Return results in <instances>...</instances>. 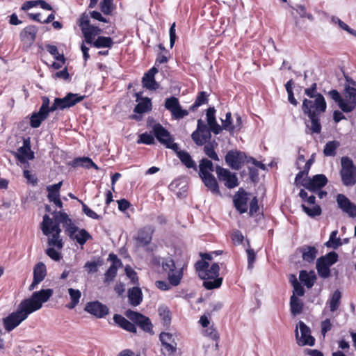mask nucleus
Masks as SVG:
<instances>
[{"instance_id":"nucleus-1","label":"nucleus","mask_w":356,"mask_h":356,"mask_svg":"<svg viewBox=\"0 0 356 356\" xmlns=\"http://www.w3.org/2000/svg\"><path fill=\"white\" fill-rule=\"evenodd\" d=\"M328 96L337 104L341 111L336 110L333 112V120L338 123L346 118L343 113H351L356 108V88L346 85L343 97L335 89L328 92Z\"/></svg>"},{"instance_id":"nucleus-2","label":"nucleus","mask_w":356,"mask_h":356,"mask_svg":"<svg viewBox=\"0 0 356 356\" xmlns=\"http://www.w3.org/2000/svg\"><path fill=\"white\" fill-rule=\"evenodd\" d=\"M124 314L131 321L120 314H115L113 316L115 323L120 328L131 333H136L137 328L136 325H137L145 332H153V325L148 317L131 309H127Z\"/></svg>"},{"instance_id":"nucleus-3","label":"nucleus","mask_w":356,"mask_h":356,"mask_svg":"<svg viewBox=\"0 0 356 356\" xmlns=\"http://www.w3.org/2000/svg\"><path fill=\"white\" fill-rule=\"evenodd\" d=\"M199 277L203 280V286L207 290L220 287L222 278L219 277L220 266L218 263L211 266L208 261H197L194 265Z\"/></svg>"},{"instance_id":"nucleus-4","label":"nucleus","mask_w":356,"mask_h":356,"mask_svg":"<svg viewBox=\"0 0 356 356\" xmlns=\"http://www.w3.org/2000/svg\"><path fill=\"white\" fill-rule=\"evenodd\" d=\"M327 182V178L323 174H318L312 177L304 179L302 185L310 193L307 200H315L316 197L320 200L330 198L327 192L323 190Z\"/></svg>"},{"instance_id":"nucleus-5","label":"nucleus","mask_w":356,"mask_h":356,"mask_svg":"<svg viewBox=\"0 0 356 356\" xmlns=\"http://www.w3.org/2000/svg\"><path fill=\"white\" fill-rule=\"evenodd\" d=\"M199 170V175L205 186L212 193L220 194L218 181L211 174V172L216 171V167L212 161L206 158L202 159L200 161Z\"/></svg>"},{"instance_id":"nucleus-6","label":"nucleus","mask_w":356,"mask_h":356,"mask_svg":"<svg viewBox=\"0 0 356 356\" xmlns=\"http://www.w3.org/2000/svg\"><path fill=\"white\" fill-rule=\"evenodd\" d=\"M31 313L21 302L15 312L10 313L8 316L3 318V325L5 330L8 332L13 331L20 323L26 320Z\"/></svg>"},{"instance_id":"nucleus-7","label":"nucleus","mask_w":356,"mask_h":356,"mask_svg":"<svg viewBox=\"0 0 356 356\" xmlns=\"http://www.w3.org/2000/svg\"><path fill=\"white\" fill-rule=\"evenodd\" d=\"M53 293L51 289H41L39 291L34 292L30 298L24 299L22 302L31 313H33L39 310L42 304L49 300Z\"/></svg>"},{"instance_id":"nucleus-8","label":"nucleus","mask_w":356,"mask_h":356,"mask_svg":"<svg viewBox=\"0 0 356 356\" xmlns=\"http://www.w3.org/2000/svg\"><path fill=\"white\" fill-rule=\"evenodd\" d=\"M341 169L340 175L343 185L352 186L356 184V167L353 161L348 156L341 159Z\"/></svg>"},{"instance_id":"nucleus-9","label":"nucleus","mask_w":356,"mask_h":356,"mask_svg":"<svg viewBox=\"0 0 356 356\" xmlns=\"http://www.w3.org/2000/svg\"><path fill=\"white\" fill-rule=\"evenodd\" d=\"M161 266L163 270L168 273V279L170 284L174 286H178L184 275V268L177 270L175 262L170 257L163 258Z\"/></svg>"},{"instance_id":"nucleus-10","label":"nucleus","mask_w":356,"mask_h":356,"mask_svg":"<svg viewBox=\"0 0 356 356\" xmlns=\"http://www.w3.org/2000/svg\"><path fill=\"white\" fill-rule=\"evenodd\" d=\"M315 99L305 98L302 101V110L304 114H321L325 112L327 104L322 94H318Z\"/></svg>"},{"instance_id":"nucleus-11","label":"nucleus","mask_w":356,"mask_h":356,"mask_svg":"<svg viewBox=\"0 0 356 356\" xmlns=\"http://www.w3.org/2000/svg\"><path fill=\"white\" fill-rule=\"evenodd\" d=\"M152 131L157 140L164 145L167 148L172 149L174 151L178 149V145L173 142V138L170 132L164 128L160 123H156Z\"/></svg>"},{"instance_id":"nucleus-12","label":"nucleus","mask_w":356,"mask_h":356,"mask_svg":"<svg viewBox=\"0 0 356 356\" xmlns=\"http://www.w3.org/2000/svg\"><path fill=\"white\" fill-rule=\"evenodd\" d=\"M83 97V96L79 95V94L69 92L63 98H56L53 104L49 106V110L51 112H53L57 109L63 110L70 108L81 102Z\"/></svg>"},{"instance_id":"nucleus-13","label":"nucleus","mask_w":356,"mask_h":356,"mask_svg":"<svg viewBox=\"0 0 356 356\" xmlns=\"http://www.w3.org/2000/svg\"><path fill=\"white\" fill-rule=\"evenodd\" d=\"M216 173L218 181L223 183L226 188L232 189L238 186L239 182L236 173L220 165L216 166Z\"/></svg>"},{"instance_id":"nucleus-14","label":"nucleus","mask_w":356,"mask_h":356,"mask_svg":"<svg viewBox=\"0 0 356 356\" xmlns=\"http://www.w3.org/2000/svg\"><path fill=\"white\" fill-rule=\"evenodd\" d=\"M42 105L37 113H33L30 118V125L32 128H38L42 121L47 118L49 110V99L44 96L42 97Z\"/></svg>"},{"instance_id":"nucleus-15","label":"nucleus","mask_w":356,"mask_h":356,"mask_svg":"<svg viewBox=\"0 0 356 356\" xmlns=\"http://www.w3.org/2000/svg\"><path fill=\"white\" fill-rule=\"evenodd\" d=\"M296 337L300 346H314L315 339L311 335L310 328L302 321H299L296 330Z\"/></svg>"},{"instance_id":"nucleus-16","label":"nucleus","mask_w":356,"mask_h":356,"mask_svg":"<svg viewBox=\"0 0 356 356\" xmlns=\"http://www.w3.org/2000/svg\"><path fill=\"white\" fill-rule=\"evenodd\" d=\"M165 108L171 113L172 118L175 120L182 119L188 115V111L181 108L178 98L175 97L165 99Z\"/></svg>"},{"instance_id":"nucleus-17","label":"nucleus","mask_w":356,"mask_h":356,"mask_svg":"<svg viewBox=\"0 0 356 356\" xmlns=\"http://www.w3.org/2000/svg\"><path fill=\"white\" fill-rule=\"evenodd\" d=\"M161 350L165 355L174 356L177 352V342L173 335L168 332H161L159 335Z\"/></svg>"},{"instance_id":"nucleus-18","label":"nucleus","mask_w":356,"mask_h":356,"mask_svg":"<svg viewBox=\"0 0 356 356\" xmlns=\"http://www.w3.org/2000/svg\"><path fill=\"white\" fill-rule=\"evenodd\" d=\"M246 158V154L243 152L230 150L226 154L225 160L232 169L238 170L242 168Z\"/></svg>"},{"instance_id":"nucleus-19","label":"nucleus","mask_w":356,"mask_h":356,"mask_svg":"<svg viewBox=\"0 0 356 356\" xmlns=\"http://www.w3.org/2000/svg\"><path fill=\"white\" fill-rule=\"evenodd\" d=\"M58 212L54 213V219L51 218L47 214L43 216L40 228L45 236H50L51 234L54 232L61 229L60 228V224L61 222L58 221Z\"/></svg>"},{"instance_id":"nucleus-20","label":"nucleus","mask_w":356,"mask_h":356,"mask_svg":"<svg viewBox=\"0 0 356 356\" xmlns=\"http://www.w3.org/2000/svg\"><path fill=\"white\" fill-rule=\"evenodd\" d=\"M84 310L98 318L105 317L109 312L108 307L97 300L88 302Z\"/></svg>"},{"instance_id":"nucleus-21","label":"nucleus","mask_w":356,"mask_h":356,"mask_svg":"<svg viewBox=\"0 0 356 356\" xmlns=\"http://www.w3.org/2000/svg\"><path fill=\"white\" fill-rule=\"evenodd\" d=\"M108 259L111 261V264L104 274V282L109 283L116 277L118 270L122 266V263L114 253L109 254Z\"/></svg>"},{"instance_id":"nucleus-22","label":"nucleus","mask_w":356,"mask_h":356,"mask_svg":"<svg viewBox=\"0 0 356 356\" xmlns=\"http://www.w3.org/2000/svg\"><path fill=\"white\" fill-rule=\"evenodd\" d=\"M157 72L158 69L153 67L144 74L142 78V83L144 88L151 90H156L159 88V84L155 80V74Z\"/></svg>"},{"instance_id":"nucleus-23","label":"nucleus","mask_w":356,"mask_h":356,"mask_svg":"<svg viewBox=\"0 0 356 356\" xmlns=\"http://www.w3.org/2000/svg\"><path fill=\"white\" fill-rule=\"evenodd\" d=\"M58 220L63 225L65 233L72 238L77 232L78 227L73 223L71 218L65 212H58Z\"/></svg>"},{"instance_id":"nucleus-24","label":"nucleus","mask_w":356,"mask_h":356,"mask_svg":"<svg viewBox=\"0 0 356 356\" xmlns=\"http://www.w3.org/2000/svg\"><path fill=\"white\" fill-rule=\"evenodd\" d=\"M154 232V228L150 225L140 228L138 231L137 237L136 238L137 243L143 246L147 245L152 241Z\"/></svg>"},{"instance_id":"nucleus-25","label":"nucleus","mask_w":356,"mask_h":356,"mask_svg":"<svg viewBox=\"0 0 356 356\" xmlns=\"http://www.w3.org/2000/svg\"><path fill=\"white\" fill-rule=\"evenodd\" d=\"M16 158L21 163H25L26 159L32 160L34 159V154L31 149L29 140H24V145L17 149Z\"/></svg>"},{"instance_id":"nucleus-26","label":"nucleus","mask_w":356,"mask_h":356,"mask_svg":"<svg viewBox=\"0 0 356 356\" xmlns=\"http://www.w3.org/2000/svg\"><path fill=\"white\" fill-rule=\"evenodd\" d=\"M298 250L302 254V260L309 264L313 263L318 254V250L314 246L305 245Z\"/></svg>"},{"instance_id":"nucleus-27","label":"nucleus","mask_w":356,"mask_h":356,"mask_svg":"<svg viewBox=\"0 0 356 356\" xmlns=\"http://www.w3.org/2000/svg\"><path fill=\"white\" fill-rule=\"evenodd\" d=\"M38 28L35 25H29L22 30L19 37L22 41L32 44L34 42L38 33Z\"/></svg>"},{"instance_id":"nucleus-28","label":"nucleus","mask_w":356,"mask_h":356,"mask_svg":"<svg viewBox=\"0 0 356 356\" xmlns=\"http://www.w3.org/2000/svg\"><path fill=\"white\" fill-rule=\"evenodd\" d=\"M216 109L214 107H209L207 110V120L209 129L215 134H219L222 131L221 127L218 124L216 119Z\"/></svg>"},{"instance_id":"nucleus-29","label":"nucleus","mask_w":356,"mask_h":356,"mask_svg":"<svg viewBox=\"0 0 356 356\" xmlns=\"http://www.w3.org/2000/svg\"><path fill=\"white\" fill-rule=\"evenodd\" d=\"M301 207L304 212L311 218L318 216L322 213L321 207L316 204V202H302Z\"/></svg>"},{"instance_id":"nucleus-30","label":"nucleus","mask_w":356,"mask_h":356,"mask_svg":"<svg viewBox=\"0 0 356 356\" xmlns=\"http://www.w3.org/2000/svg\"><path fill=\"white\" fill-rule=\"evenodd\" d=\"M70 165L73 168L83 167L86 169L94 168L98 170V166L92 160L86 156L75 158L70 163Z\"/></svg>"},{"instance_id":"nucleus-31","label":"nucleus","mask_w":356,"mask_h":356,"mask_svg":"<svg viewBox=\"0 0 356 356\" xmlns=\"http://www.w3.org/2000/svg\"><path fill=\"white\" fill-rule=\"evenodd\" d=\"M316 279V275L314 270L307 272L305 270H302L300 271L299 280L308 289H311L314 285Z\"/></svg>"},{"instance_id":"nucleus-32","label":"nucleus","mask_w":356,"mask_h":356,"mask_svg":"<svg viewBox=\"0 0 356 356\" xmlns=\"http://www.w3.org/2000/svg\"><path fill=\"white\" fill-rule=\"evenodd\" d=\"M142 291L139 287L134 286L128 291L129 302L132 306L139 305L143 300Z\"/></svg>"},{"instance_id":"nucleus-33","label":"nucleus","mask_w":356,"mask_h":356,"mask_svg":"<svg viewBox=\"0 0 356 356\" xmlns=\"http://www.w3.org/2000/svg\"><path fill=\"white\" fill-rule=\"evenodd\" d=\"M138 104L134 108V112L137 114H143L151 111L152 109V103L149 97H145L142 100L137 102Z\"/></svg>"},{"instance_id":"nucleus-34","label":"nucleus","mask_w":356,"mask_h":356,"mask_svg":"<svg viewBox=\"0 0 356 356\" xmlns=\"http://www.w3.org/2000/svg\"><path fill=\"white\" fill-rule=\"evenodd\" d=\"M176 152L177 157L179 159L182 164L188 168H193L195 170H197V165L188 152L184 150L178 151V149Z\"/></svg>"},{"instance_id":"nucleus-35","label":"nucleus","mask_w":356,"mask_h":356,"mask_svg":"<svg viewBox=\"0 0 356 356\" xmlns=\"http://www.w3.org/2000/svg\"><path fill=\"white\" fill-rule=\"evenodd\" d=\"M330 266L325 263L322 258H318L316 261V268L318 275L326 279L330 276Z\"/></svg>"},{"instance_id":"nucleus-36","label":"nucleus","mask_w":356,"mask_h":356,"mask_svg":"<svg viewBox=\"0 0 356 356\" xmlns=\"http://www.w3.org/2000/svg\"><path fill=\"white\" fill-rule=\"evenodd\" d=\"M311 121V126L309 127L310 134H320L322 126L320 122L321 114H306Z\"/></svg>"},{"instance_id":"nucleus-37","label":"nucleus","mask_w":356,"mask_h":356,"mask_svg":"<svg viewBox=\"0 0 356 356\" xmlns=\"http://www.w3.org/2000/svg\"><path fill=\"white\" fill-rule=\"evenodd\" d=\"M209 95L205 91H201L197 93L194 103L190 106V111H195L198 107L207 104Z\"/></svg>"},{"instance_id":"nucleus-38","label":"nucleus","mask_w":356,"mask_h":356,"mask_svg":"<svg viewBox=\"0 0 356 356\" xmlns=\"http://www.w3.org/2000/svg\"><path fill=\"white\" fill-rule=\"evenodd\" d=\"M47 275V268L44 263L39 262L33 268V279L40 282Z\"/></svg>"},{"instance_id":"nucleus-39","label":"nucleus","mask_w":356,"mask_h":356,"mask_svg":"<svg viewBox=\"0 0 356 356\" xmlns=\"http://www.w3.org/2000/svg\"><path fill=\"white\" fill-rule=\"evenodd\" d=\"M62 184L63 182L60 181L57 184L49 185L47 187L49 200H60L59 193Z\"/></svg>"},{"instance_id":"nucleus-40","label":"nucleus","mask_w":356,"mask_h":356,"mask_svg":"<svg viewBox=\"0 0 356 356\" xmlns=\"http://www.w3.org/2000/svg\"><path fill=\"white\" fill-rule=\"evenodd\" d=\"M68 293L70 295L71 301L67 305H66V307L72 309L79 304V300L81 297V293L79 289L70 288L68 289Z\"/></svg>"},{"instance_id":"nucleus-41","label":"nucleus","mask_w":356,"mask_h":356,"mask_svg":"<svg viewBox=\"0 0 356 356\" xmlns=\"http://www.w3.org/2000/svg\"><path fill=\"white\" fill-rule=\"evenodd\" d=\"M114 42L110 37L98 36L94 41L93 46L97 49L100 48H111L113 46Z\"/></svg>"},{"instance_id":"nucleus-42","label":"nucleus","mask_w":356,"mask_h":356,"mask_svg":"<svg viewBox=\"0 0 356 356\" xmlns=\"http://www.w3.org/2000/svg\"><path fill=\"white\" fill-rule=\"evenodd\" d=\"M290 307L291 314L296 316L302 312L303 303L297 296L293 295L290 300Z\"/></svg>"},{"instance_id":"nucleus-43","label":"nucleus","mask_w":356,"mask_h":356,"mask_svg":"<svg viewBox=\"0 0 356 356\" xmlns=\"http://www.w3.org/2000/svg\"><path fill=\"white\" fill-rule=\"evenodd\" d=\"M339 207L350 217H356V205L352 202H337Z\"/></svg>"},{"instance_id":"nucleus-44","label":"nucleus","mask_w":356,"mask_h":356,"mask_svg":"<svg viewBox=\"0 0 356 356\" xmlns=\"http://www.w3.org/2000/svg\"><path fill=\"white\" fill-rule=\"evenodd\" d=\"M341 291L339 289L335 290L329 300V305L331 312H334L338 309L341 305Z\"/></svg>"},{"instance_id":"nucleus-45","label":"nucleus","mask_w":356,"mask_h":356,"mask_svg":"<svg viewBox=\"0 0 356 356\" xmlns=\"http://www.w3.org/2000/svg\"><path fill=\"white\" fill-rule=\"evenodd\" d=\"M77 232L78 233H76L72 239L75 240L81 245H84L87 241L92 238V236L85 229H81Z\"/></svg>"},{"instance_id":"nucleus-46","label":"nucleus","mask_w":356,"mask_h":356,"mask_svg":"<svg viewBox=\"0 0 356 356\" xmlns=\"http://www.w3.org/2000/svg\"><path fill=\"white\" fill-rule=\"evenodd\" d=\"M221 122L222 125L220 127L222 130L227 131L230 134H232L235 131L236 127L233 124L231 112L226 113L225 118L221 119Z\"/></svg>"},{"instance_id":"nucleus-47","label":"nucleus","mask_w":356,"mask_h":356,"mask_svg":"<svg viewBox=\"0 0 356 356\" xmlns=\"http://www.w3.org/2000/svg\"><path fill=\"white\" fill-rule=\"evenodd\" d=\"M61 232V229L57 230L51 233V237L48 239V245L56 247L58 249L60 250L63 248V242L62 239L60 238V234Z\"/></svg>"},{"instance_id":"nucleus-48","label":"nucleus","mask_w":356,"mask_h":356,"mask_svg":"<svg viewBox=\"0 0 356 356\" xmlns=\"http://www.w3.org/2000/svg\"><path fill=\"white\" fill-rule=\"evenodd\" d=\"M338 234V230L332 231L330 235L329 241L325 243V245L327 248H332L333 249H337L339 246L342 245V242L341 238L337 237Z\"/></svg>"},{"instance_id":"nucleus-49","label":"nucleus","mask_w":356,"mask_h":356,"mask_svg":"<svg viewBox=\"0 0 356 356\" xmlns=\"http://www.w3.org/2000/svg\"><path fill=\"white\" fill-rule=\"evenodd\" d=\"M339 146V143L335 140L327 142L324 146L323 153L326 156H332L336 154V149Z\"/></svg>"},{"instance_id":"nucleus-50","label":"nucleus","mask_w":356,"mask_h":356,"mask_svg":"<svg viewBox=\"0 0 356 356\" xmlns=\"http://www.w3.org/2000/svg\"><path fill=\"white\" fill-rule=\"evenodd\" d=\"M47 51L57 61H60L63 63H65V58L63 54H60L56 46L53 44H47L46 45Z\"/></svg>"},{"instance_id":"nucleus-51","label":"nucleus","mask_w":356,"mask_h":356,"mask_svg":"<svg viewBox=\"0 0 356 356\" xmlns=\"http://www.w3.org/2000/svg\"><path fill=\"white\" fill-rule=\"evenodd\" d=\"M259 202H250L249 216L257 218L258 216H263V211L258 204Z\"/></svg>"},{"instance_id":"nucleus-52","label":"nucleus","mask_w":356,"mask_h":356,"mask_svg":"<svg viewBox=\"0 0 356 356\" xmlns=\"http://www.w3.org/2000/svg\"><path fill=\"white\" fill-rule=\"evenodd\" d=\"M204 152L211 159L218 161L219 157L215 151L214 146L212 143H208L204 147Z\"/></svg>"},{"instance_id":"nucleus-53","label":"nucleus","mask_w":356,"mask_h":356,"mask_svg":"<svg viewBox=\"0 0 356 356\" xmlns=\"http://www.w3.org/2000/svg\"><path fill=\"white\" fill-rule=\"evenodd\" d=\"M293 280H291V284L293 287V294L294 296H302L305 294V289L303 286L300 284V282L297 280L296 277L294 275H292Z\"/></svg>"},{"instance_id":"nucleus-54","label":"nucleus","mask_w":356,"mask_h":356,"mask_svg":"<svg viewBox=\"0 0 356 356\" xmlns=\"http://www.w3.org/2000/svg\"><path fill=\"white\" fill-rule=\"evenodd\" d=\"M191 138L197 146H202L211 138V136L197 132V136L195 137L193 132Z\"/></svg>"},{"instance_id":"nucleus-55","label":"nucleus","mask_w":356,"mask_h":356,"mask_svg":"<svg viewBox=\"0 0 356 356\" xmlns=\"http://www.w3.org/2000/svg\"><path fill=\"white\" fill-rule=\"evenodd\" d=\"M115 8L113 2L102 0L100 3L101 11L106 15H111Z\"/></svg>"},{"instance_id":"nucleus-56","label":"nucleus","mask_w":356,"mask_h":356,"mask_svg":"<svg viewBox=\"0 0 356 356\" xmlns=\"http://www.w3.org/2000/svg\"><path fill=\"white\" fill-rule=\"evenodd\" d=\"M320 258L329 264L330 266L334 264L338 261V254L335 252H330L324 256H321Z\"/></svg>"},{"instance_id":"nucleus-57","label":"nucleus","mask_w":356,"mask_h":356,"mask_svg":"<svg viewBox=\"0 0 356 356\" xmlns=\"http://www.w3.org/2000/svg\"><path fill=\"white\" fill-rule=\"evenodd\" d=\"M159 316L164 325H168L171 321V312L167 308H159Z\"/></svg>"},{"instance_id":"nucleus-58","label":"nucleus","mask_w":356,"mask_h":356,"mask_svg":"<svg viewBox=\"0 0 356 356\" xmlns=\"http://www.w3.org/2000/svg\"><path fill=\"white\" fill-rule=\"evenodd\" d=\"M197 132L206 134L211 137L209 130L208 129L207 125L203 122L201 119L197 120V129L193 131V136L195 137L197 136Z\"/></svg>"},{"instance_id":"nucleus-59","label":"nucleus","mask_w":356,"mask_h":356,"mask_svg":"<svg viewBox=\"0 0 356 356\" xmlns=\"http://www.w3.org/2000/svg\"><path fill=\"white\" fill-rule=\"evenodd\" d=\"M137 143L145 145H153L154 144V138L152 135L145 132L139 136V139Z\"/></svg>"},{"instance_id":"nucleus-60","label":"nucleus","mask_w":356,"mask_h":356,"mask_svg":"<svg viewBox=\"0 0 356 356\" xmlns=\"http://www.w3.org/2000/svg\"><path fill=\"white\" fill-rule=\"evenodd\" d=\"M204 335L216 341L219 339V334L213 325L206 328Z\"/></svg>"},{"instance_id":"nucleus-61","label":"nucleus","mask_w":356,"mask_h":356,"mask_svg":"<svg viewBox=\"0 0 356 356\" xmlns=\"http://www.w3.org/2000/svg\"><path fill=\"white\" fill-rule=\"evenodd\" d=\"M231 238L234 245H240L243 243L244 240V236L241 231L235 230L231 234Z\"/></svg>"},{"instance_id":"nucleus-62","label":"nucleus","mask_w":356,"mask_h":356,"mask_svg":"<svg viewBox=\"0 0 356 356\" xmlns=\"http://www.w3.org/2000/svg\"><path fill=\"white\" fill-rule=\"evenodd\" d=\"M305 94L309 98H314L318 95L317 92V83H313L309 88L305 89Z\"/></svg>"},{"instance_id":"nucleus-63","label":"nucleus","mask_w":356,"mask_h":356,"mask_svg":"<svg viewBox=\"0 0 356 356\" xmlns=\"http://www.w3.org/2000/svg\"><path fill=\"white\" fill-rule=\"evenodd\" d=\"M246 252L248 255V267L251 269L253 268V264L256 260V254L252 248L247 249Z\"/></svg>"},{"instance_id":"nucleus-64","label":"nucleus","mask_w":356,"mask_h":356,"mask_svg":"<svg viewBox=\"0 0 356 356\" xmlns=\"http://www.w3.org/2000/svg\"><path fill=\"white\" fill-rule=\"evenodd\" d=\"M45 253L53 260L59 261L61 259V254L54 248H49L45 250Z\"/></svg>"}]
</instances>
